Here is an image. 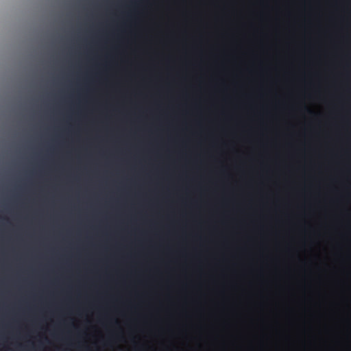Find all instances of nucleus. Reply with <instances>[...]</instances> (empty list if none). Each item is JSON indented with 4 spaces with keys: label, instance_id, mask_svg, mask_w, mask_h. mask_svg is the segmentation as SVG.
<instances>
[{
    "label": "nucleus",
    "instance_id": "1",
    "mask_svg": "<svg viewBox=\"0 0 351 351\" xmlns=\"http://www.w3.org/2000/svg\"><path fill=\"white\" fill-rule=\"evenodd\" d=\"M298 329H351V327H298Z\"/></svg>",
    "mask_w": 351,
    "mask_h": 351
},
{
    "label": "nucleus",
    "instance_id": "3",
    "mask_svg": "<svg viewBox=\"0 0 351 351\" xmlns=\"http://www.w3.org/2000/svg\"><path fill=\"white\" fill-rule=\"evenodd\" d=\"M34 308H28V311H34Z\"/></svg>",
    "mask_w": 351,
    "mask_h": 351
},
{
    "label": "nucleus",
    "instance_id": "4",
    "mask_svg": "<svg viewBox=\"0 0 351 351\" xmlns=\"http://www.w3.org/2000/svg\"><path fill=\"white\" fill-rule=\"evenodd\" d=\"M67 310H68L69 311H71V310H72V309H71L70 308H67Z\"/></svg>",
    "mask_w": 351,
    "mask_h": 351
},
{
    "label": "nucleus",
    "instance_id": "2",
    "mask_svg": "<svg viewBox=\"0 0 351 351\" xmlns=\"http://www.w3.org/2000/svg\"><path fill=\"white\" fill-rule=\"evenodd\" d=\"M56 311H58V312L60 311V312H62V311H63V309H62V308H57L56 309Z\"/></svg>",
    "mask_w": 351,
    "mask_h": 351
}]
</instances>
